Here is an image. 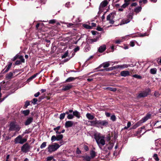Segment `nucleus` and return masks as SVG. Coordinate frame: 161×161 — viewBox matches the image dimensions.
Wrapping results in <instances>:
<instances>
[{
	"label": "nucleus",
	"instance_id": "55",
	"mask_svg": "<svg viewBox=\"0 0 161 161\" xmlns=\"http://www.w3.org/2000/svg\"><path fill=\"white\" fill-rule=\"evenodd\" d=\"M21 63H22L19 60H17L15 63V64L18 65L21 64Z\"/></svg>",
	"mask_w": 161,
	"mask_h": 161
},
{
	"label": "nucleus",
	"instance_id": "40",
	"mask_svg": "<svg viewBox=\"0 0 161 161\" xmlns=\"http://www.w3.org/2000/svg\"><path fill=\"white\" fill-rule=\"evenodd\" d=\"M1 86H0V102H2L8 96V95H7L6 96L4 97L3 99H1V97L2 96V94L1 93Z\"/></svg>",
	"mask_w": 161,
	"mask_h": 161
},
{
	"label": "nucleus",
	"instance_id": "27",
	"mask_svg": "<svg viewBox=\"0 0 161 161\" xmlns=\"http://www.w3.org/2000/svg\"><path fill=\"white\" fill-rule=\"evenodd\" d=\"M114 146V144L113 143L109 142V144L107 145V148L109 150L111 149Z\"/></svg>",
	"mask_w": 161,
	"mask_h": 161
},
{
	"label": "nucleus",
	"instance_id": "51",
	"mask_svg": "<svg viewBox=\"0 0 161 161\" xmlns=\"http://www.w3.org/2000/svg\"><path fill=\"white\" fill-rule=\"evenodd\" d=\"M133 76L134 77H135V78H136L138 79H140L142 78V77L141 76H140L139 75H133Z\"/></svg>",
	"mask_w": 161,
	"mask_h": 161
},
{
	"label": "nucleus",
	"instance_id": "2",
	"mask_svg": "<svg viewBox=\"0 0 161 161\" xmlns=\"http://www.w3.org/2000/svg\"><path fill=\"white\" fill-rule=\"evenodd\" d=\"M60 146L57 143H54L52 144L49 145L47 149L49 153H52L56 151Z\"/></svg>",
	"mask_w": 161,
	"mask_h": 161
},
{
	"label": "nucleus",
	"instance_id": "24",
	"mask_svg": "<svg viewBox=\"0 0 161 161\" xmlns=\"http://www.w3.org/2000/svg\"><path fill=\"white\" fill-rule=\"evenodd\" d=\"M57 138V141H59L62 140L63 137V136L62 134H59L58 135H57L56 136Z\"/></svg>",
	"mask_w": 161,
	"mask_h": 161
},
{
	"label": "nucleus",
	"instance_id": "4",
	"mask_svg": "<svg viewBox=\"0 0 161 161\" xmlns=\"http://www.w3.org/2000/svg\"><path fill=\"white\" fill-rule=\"evenodd\" d=\"M114 14L110 13L107 16V20L109 21V23L113 24L114 22Z\"/></svg>",
	"mask_w": 161,
	"mask_h": 161
},
{
	"label": "nucleus",
	"instance_id": "34",
	"mask_svg": "<svg viewBox=\"0 0 161 161\" xmlns=\"http://www.w3.org/2000/svg\"><path fill=\"white\" fill-rule=\"evenodd\" d=\"M18 58H19L20 59L19 60L21 62H25V59L24 58L23 56L19 55Z\"/></svg>",
	"mask_w": 161,
	"mask_h": 161
},
{
	"label": "nucleus",
	"instance_id": "64",
	"mask_svg": "<svg viewBox=\"0 0 161 161\" xmlns=\"http://www.w3.org/2000/svg\"><path fill=\"white\" fill-rule=\"evenodd\" d=\"M30 103L29 101H26L25 104V106L27 107L28 106L30 105Z\"/></svg>",
	"mask_w": 161,
	"mask_h": 161
},
{
	"label": "nucleus",
	"instance_id": "11",
	"mask_svg": "<svg viewBox=\"0 0 161 161\" xmlns=\"http://www.w3.org/2000/svg\"><path fill=\"white\" fill-rule=\"evenodd\" d=\"M66 114H68L67 118L68 119H72L74 118V115L73 114V110L69 109L68 111L66 112Z\"/></svg>",
	"mask_w": 161,
	"mask_h": 161
},
{
	"label": "nucleus",
	"instance_id": "61",
	"mask_svg": "<svg viewBox=\"0 0 161 161\" xmlns=\"http://www.w3.org/2000/svg\"><path fill=\"white\" fill-rule=\"evenodd\" d=\"M60 128V126H57V127H56V128H54V129H53V130H54V131H56V130H58Z\"/></svg>",
	"mask_w": 161,
	"mask_h": 161
},
{
	"label": "nucleus",
	"instance_id": "1",
	"mask_svg": "<svg viewBox=\"0 0 161 161\" xmlns=\"http://www.w3.org/2000/svg\"><path fill=\"white\" fill-rule=\"evenodd\" d=\"M94 136L98 146L100 149H102V146L105 144V141L104 139V136H102L101 134L99 133H95Z\"/></svg>",
	"mask_w": 161,
	"mask_h": 161
},
{
	"label": "nucleus",
	"instance_id": "63",
	"mask_svg": "<svg viewBox=\"0 0 161 161\" xmlns=\"http://www.w3.org/2000/svg\"><path fill=\"white\" fill-rule=\"evenodd\" d=\"M138 126V125H137V123H136L132 127V129H135Z\"/></svg>",
	"mask_w": 161,
	"mask_h": 161
},
{
	"label": "nucleus",
	"instance_id": "13",
	"mask_svg": "<svg viewBox=\"0 0 161 161\" xmlns=\"http://www.w3.org/2000/svg\"><path fill=\"white\" fill-rule=\"evenodd\" d=\"M73 124V122L71 121H67L65 123V127L66 128H69L71 127Z\"/></svg>",
	"mask_w": 161,
	"mask_h": 161
},
{
	"label": "nucleus",
	"instance_id": "21",
	"mask_svg": "<svg viewBox=\"0 0 161 161\" xmlns=\"http://www.w3.org/2000/svg\"><path fill=\"white\" fill-rule=\"evenodd\" d=\"M129 66H130V65L129 64H124L120 65H118L117 68L123 69L124 68H128Z\"/></svg>",
	"mask_w": 161,
	"mask_h": 161
},
{
	"label": "nucleus",
	"instance_id": "58",
	"mask_svg": "<svg viewBox=\"0 0 161 161\" xmlns=\"http://www.w3.org/2000/svg\"><path fill=\"white\" fill-rule=\"evenodd\" d=\"M154 95L155 97H158L159 95V92H155L154 93Z\"/></svg>",
	"mask_w": 161,
	"mask_h": 161
},
{
	"label": "nucleus",
	"instance_id": "54",
	"mask_svg": "<svg viewBox=\"0 0 161 161\" xmlns=\"http://www.w3.org/2000/svg\"><path fill=\"white\" fill-rule=\"evenodd\" d=\"M130 45L132 47H133L135 46V42L133 41H131L130 42Z\"/></svg>",
	"mask_w": 161,
	"mask_h": 161
},
{
	"label": "nucleus",
	"instance_id": "26",
	"mask_svg": "<svg viewBox=\"0 0 161 161\" xmlns=\"http://www.w3.org/2000/svg\"><path fill=\"white\" fill-rule=\"evenodd\" d=\"M90 154L91 156H90L91 157V158H93L96 156V153L93 150L91 151L90 152Z\"/></svg>",
	"mask_w": 161,
	"mask_h": 161
},
{
	"label": "nucleus",
	"instance_id": "3",
	"mask_svg": "<svg viewBox=\"0 0 161 161\" xmlns=\"http://www.w3.org/2000/svg\"><path fill=\"white\" fill-rule=\"evenodd\" d=\"M9 127L8 130L9 131L15 130L16 131H18L20 129L19 126L14 122H11L9 125Z\"/></svg>",
	"mask_w": 161,
	"mask_h": 161
},
{
	"label": "nucleus",
	"instance_id": "59",
	"mask_svg": "<svg viewBox=\"0 0 161 161\" xmlns=\"http://www.w3.org/2000/svg\"><path fill=\"white\" fill-rule=\"evenodd\" d=\"M76 153L78 154H79L81 153V151L79 149V148H77L76 149Z\"/></svg>",
	"mask_w": 161,
	"mask_h": 161
},
{
	"label": "nucleus",
	"instance_id": "16",
	"mask_svg": "<svg viewBox=\"0 0 161 161\" xmlns=\"http://www.w3.org/2000/svg\"><path fill=\"white\" fill-rule=\"evenodd\" d=\"M72 86V85L70 84H69L67 85L64 86L63 87L62 90L66 91L69 90L70 89Z\"/></svg>",
	"mask_w": 161,
	"mask_h": 161
},
{
	"label": "nucleus",
	"instance_id": "35",
	"mask_svg": "<svg viewBox=\"0 0 161 161\" xmlns=\"http://www.w3.org/2000/svg\"><path fill=\"white\" fill-rule=\"evenodd\" d=\"M12 63H10L7 66H6V69L5 70V71H4L5 72H7L11 68V67L12 66Z\"/></svg>",
	"mask_w": 161,
	"mask_h": 161
},
{
	"label": "nucleus",
	"instance_id": "37",
	"mask_svg": "<svg viewBox=\"0 0 161 161\" xmlns=\"http://www.w3.org/2000/svg\"><path fill=\"white\" fill-rule=\"evenodd\" d=\"M65 114H66V112L60 114L59 116V119H63L65 116Z\"/></svg>",
	"mask_w": 161,
	"mask_h": 161
},
{
	"label": "nucleus",
	"instance_id": "62",
	"mask_svg": "<svg viewBox=\"0 0 161 161\" xmlns=\"http://www.w3.org/2000/svg\"><path fill=\"white\" fill-rule=\"evenodd\" d=\"M138 126V125H137V123H136L132 127V129H135Z\"/></svg>",
	"mask_w": 161,
	"mask_h": 161
},
{
	"label": "nucleus",
	"instance_id": "31",
	"mask_svg": "<svg viewBox=\"0 0 161 161\" xmlns=\"http://www.w3.org/2000/svg\"><path fill=\"white\" fill-rule=\"evenodd\" d=\"M13 75V73L12 72H9L7 74L6 76V78L8 79H11Z\"/></svg>",
	"mask_w": 161,
	"mask_h": 161
},
{
	"label": "nucleus",
	"instance_id": "14",
	"mask_svg": "<svg viewBox=\"0 0 161 161\" xmlns=\"http://www.w3.org/2000/svg\"><path fill=\"white\" fill-rule=\"evenodd\" d=\"M120 75L122 76L125 77L130 75V73L128 71H123L120 72Z\"/></svg>",
	"mask_w": 161,
	"mask_h": 161
},
{
	"label": "nucleus",
	"instance_id": "39",
	"mask_svg": "<svg viewBox=\"0 0 161 161\" xmlns=\"http://www.w3.org/2000/svg\"><path fill=\"white\" fill-rule=\"evenodd\" d=\"M106 89L113 92H115L116 90V88L113 87H108Z\"/></svg>",
	"mask_w": 161,
	"mask_h": 161
},
{
	"label": "nucleus",
	"instance_id": "41",
	"mask_svg": "<svg viewBox=\"0 0 161 161\" xmlns=\"http://www.w3.org/2000/svg\"><path fill=\"white\" fill-rule=\"evenodd\" d=\"M39 74V73H36L35 74H34V75H33L31 76V77H30L28 80H32V79L34 78H35L36 76Z\"/></svg>",
	"mask_w": 161,
	"mask_h": 161
},
{
	"label": "nucleus",
	"instance_id": "8",
	"mask_svg": "<svg viewBox=\"0 0 161 161\" xmlns=\"http://www.w3.org/2000/svg\"><path fill=\"white\" fill-rule=\"evenodd\" d=\"M147 90L148 92L147 91H143L140 93L137 96V97L138 98H140L146 97L147 95H148V92H149L151 91L150 89H148Z\"/></svg>",
	"mask_w": 161,
	"mask_h": 161
},
{
	"label": "nucleus",
	"instance_id": "57",
	"mask_svg": "<svg viewBox=\"0 0 161 161\" xmlns=\"http://www.w3.org/2000/svg\"><path fill=\"white\" fill-rule=\"evenodd\" d=\"M80 49V47L78 46H77L76 47L74 48V52H76L77 51H79Z\"/></svg>",
	"mask_w": 161,
	"mask_h": 161
},
{
	"label": "nucleus",
	"instance_id": "42",
	"mask_svg": "<svg viewBox=\"0 0 161 161\" xmlns=\"http://www.w3.org/2000/svg\"><path fill=\"white\" fill-rule=\"evenodd\" d=\"M131 125V122H128L127 124V126L125 127L123 129H128L130 127Z\"/></svg>",
	"mask_w": 161,
	"mask_h": 161
},
{
	"label": "nucleus",
	"instance_id": "32",
	"mask_svg": "<svg viewBox=\"0 0 161 161\" xmlns=\"http://www.w3.org/2000/svg\"><path fill=\"white\" fill-rule=\"evenodd\" d=\"M157 70V69L156 68H154L151 69L150 71L151 74H155L156 73Z\"/></svg>",
	"mask_w": 161,
	"mask_h": 161
},
{
	"label": "nucleus",
	"instance_id": "20",
	"mask_svg": "<svg viewBox=\"0 0 161 161\" xmlns=\"http://www.w3.org/2000/svg\"><path fill=\"white\" fill-rule=\"evenodd\" d=\"M74 116H76L77 118H79L80 117V113L77 111H73Z\"/></svg>",
	"mask_w": 161,
	"mask_h": 161
},
{
	"label": "nucleus",
	"instance_id": "22",
	"mask_svg": "<svg viewBox=\"0 0 161 161\" xmlns=\"http://www.w3.org/2000/svg\"><path fill=\"white\" fill-rule=\"evenodd\" d=\"M154 125L158 126L157 127V128H161V120L157 121L154 124Z\"/></svg>",
	"mask_w": 161,
	"mask_h": 161
},
{
	"label": "nucleus",
	"instance_id": "12",
	"mask_svg": "<svg viewBox=\"0 0 161 161\" xmlns=\"http://www.w3.org/2000/svg\"><path fill=\"white\" fill-rule=\"evenodd\" d=\"M33 121V118L32 117L28 118L25 122V125H27L31 123Z\"/></svg>",
	"mask_w": 161,
	"mask_h": 161
},
{
	"label": "nucleus",
	"instance_id": "46",
	"mask_svg": "<svg viewBox=\"0 0 161 161\" xmlns=\"http://www.w3.org/2000/svg\"><path fill=\"white\" fill-rule=\"evenodd\" d=\"M83 26L84 27L87 29H90L92 28V26L86 24L84 25Z\"/></svg>",
	"mask_w": 161,
	"mask_h": 161
},
{
	"label": "nucleus",
	"instance_id": "49",
	"mask_svg": "<svg viewBox=\"0 0 161 161\" xmlns=\"http://www.w3.org/2000/svg\"><path fill=\"white\" fill-rule=\"evenodd\" d=\"M68 56V52H66L62 56V58H64L67 57Z\"/></svg>",
	"mask_w": 161,
	"mask_h": 161
},
{
	"label": "nucleus",
	"instance_id": "29",
	"mask_svg": "<svg viewBox=\"0 0 161 161\" xmlns=\"http://www.w3.org/2000/svg\"><path fill=\"white\" fill-rule=\"evenodd\" d=\"M30 113L29 110L27 109L22 111V113L25 116H27Z\"/></svg>",
	"mask_w": 161,
	"mask_h": 161
},
{
	"label": "nucleus",
	"instance_id": "50",
	"mask_svg": "<svg viewBox=\"0 0 161 161\" xmlns=\"http://www.w3.org/2000/svg\"><path fill=\"white\" fill-rule=\"evenodd\" d=\"M53 156H48L47 158V161H50L53 159Z\"/></svg>",
	"mask_w": 161,
	"mask_h": 161
},
{
	"label": "nucleus",
	"instance_id": "28",
	"mask_svg": "<svg viewBox=\"0 0 161 161\" xmlns=\"http://www.w3.org/2000/svg\"><path fill=\"white\" fill-rule=\"evenodd\" d=\"M142 9V8L141 7L139 6L136 8L134 10V11L136 13H138L140 12Z\"/></svg>",
	"mask_w": 161,
	"mask_h": 161
},
{
	"label": "nucleus",
	"instance_id": "7",
	"mask_svg": "<svg viewBox=\"0 0 161 161\" xmlns=\"http://www.w3.org/2000/svg\"><path fill=\"white\" fill-rule=\"evenodd\" d=\"M94 120L92 121H89L88 123H89V125L91 126H95L98 127V125L99 120H97V118H95Z\"/></svg>",
	"mask_w": 161,
	"mask_h": 161
},
{
	"label": "nucleus",
	"instance_id": "56",
	"mask_svg": "<svg viewBox=\"0 0 161 161\" xmlns=\"http://www.w3.org/2000/svg\"><path fill=\"white\" fill-rule=\"evenodd\" d=\"M19 55H16L12 59V60L13 61H14L17 58H18Z\"/></svg>",
	"mask_w": 161,
	"mask_h": 161
},
{
	"label": "nucleus",
	"instance_id": "23",
	"mask_svg": "<svg viewBox=\"0 0 161 161\" xmlns=\"http://www.w3.org/2000/svg\"><path fill=\"white\" fill-rule=\"evenodd\" d=\"M83 160L84 161H90L91 159V157L89 156H83Z\"/></svg>",
	"mask_w": 161,
	"mask_h": 161
},
{
	"label": "nucleus",
	"instance_id": "48",
	"mask_svg": "<svg viewBox=\"0 0 161 161\" xmlns=\"http://www.w3.org/2000/svg\"><path fill=\"white\" fill-rule=\"evenodd\" d=\"M37 101V99L36 98H34L33 99L32 101V103L34 105H35L36 104V102Z\"/></svg>",
	"mask_w": 161,
	"mask_h": 161
},
{
	"label": "nucleus",
	"instance_id": "6",
	"mask_svg": "<svg viewBox=\"0 0 161 161\" xmlns=\"http://www.w3.org/2000/svg\"><path fill=\"white\" fill-rule=\"evenodd\" d=\"M108 4V2L106 0H104L101 3L100 6L99 7V11L98 13V14L103 12V8L106 6Z\"/></svg>",
	"mask_w": 161,
	"mask_h": 161
},
{
	"label": "nucleus",
	"instance_id": "19",
	"mask_svg": "<svg viewBox=\"0 0 161 161\" xmlns=\"http://www.w3.org/2000/svg\"><path fill=\"white\" fill-rule=\"evenodd\" d=\"M22 137L19 135L17 136L14 140V142L15 143H20Z\"/></svg>",
	"mask_w": 161,
	"mask_h": 161
},
{
	"label": "nucleus",
	"instance_id": "60",
	"mask_svg": "<svg viewBox=\"0 0 161 161\" xmlns=\"http://www.w3.org/2000/svg\"><path fill=\"white\" fill-rule=\"evenodd\" d=\"M123 42V41L122 40H118L115 41V42L116 43L119 44L121 42Z\"/></svg>",
	"mask_w": 161,
	"mask_h": 161
},
{
	"label": "nucleus",
	"instance_id": "36",
	"mask_svg": "<svg viewBox=\"0 0 161 161\" xmlns=\"http://www.w3.org/2000/svg\"><path fill=\"white\" fill-rule=\"evenodd\" d=\"M47 145V142H43L42 144L40 146V148L41 149H43L45 148Z\"/></svg>",
	"mask_w": 161,
	"mask_h": 161
},
{
	"label": "nucleus",
	"instance_id": "30",
	"mask_svg": "<svg viewBox=\"0 0 161 161\" xmlns=\"http://www.w3.org/2000/svg\"><path fill=\"white\" fill-rule=\"evenodd\" d=\"M76 78H75L73 77H69L67 78L65 81L66 82H70L71 81H73Z\"/></svg>",
	"mask_w": 161,
	"mask_h": 161
},
{
	"label": "nucleus",
	"instance_id": "17",
	"mask_svg": "<svg viewBox=\"0 0 161 161\" xmlns=\"http://www.w3.org/2000/svg\"><path fill=\"white\" fill-rule=\"evenodd\" d=\"M86 116L87 118L89 120H93L95 118V117L91 114L87 113L86 115Z\"/></svg>",
	"mask_w": 161,
	"mask_h": 161
},
{
	"label": "nucleus",
	"instance_id": "45",
	"mask_svg": "<svg viewBox=\"0 0 161 161\" xmlns=\"http://www.w3.org/2000/svg\"><path fill=\"white\" fill-rule=\"evenodd\" d=\"M56 22V19H51L49 21V23L50 24H53L55 23Z\"/></svg>",
	"mask_w": 161,
	"mask_h": 161
},
{
	"label": "nucleus",
	"instance_id": "52",
	"mask_svg": "<svg viewBox=\"0 0 161 161\" xmlns=\"http://www.w3.org/2000/svg\"><path fill=\"white\" fill-rule=\"evenodd\" d=\"M145 127L144 126H143L142 127H141L139 129V130L138 131V133L139 134H141L142 133V130L143 129H145Z\"/></svg>",
	"mask_w": 161,
	"mask_h": 161
},
{
	"label": "nucleus",
	"instance_id": "18",
	"mask_svg": "<svg viewBox=\"0 0 161 161\" xmlns=\"http://www.w3.org/2000/svg\"><path fill=\"white\" fill-rule=\"evenodd\" d=\"M106 49V45H103L99 47L98 51L99 52L102 53Z\"/></svg>",
	"mask_w": 161,
	"mask_h": 161
},
{
	"label": "nucleus",
	"instance_id": "43",
	"mask_svg": "<svg viewBox=\"0 0 161 161\" xmlns=\"http://www.w3.org/2000/svg\"><path fill=\"white\" fill-rule=\"evenodd\" d=\"M51 141L52 142H53L55 141H57V138L56 136L54 135L53 136L51 137Z\"/></svg>",
	"mask_w": 161,
	"mask_h": 161
},
{
	"label": "nucleus",
	"instance_id": "10",
	"mask_svg": "<svg viewBox=\"0 0 161 161\" xmlns=\"http://www.w3.org/2000/svg\"><path fill=\"white\" fill-rule=\"evenodd\" d=\"M30 149V147L28 144H25L24 145L21 147V150L24 153H26L28 152Z\"/></svg>",
	"mask_w": 161,
	"mask_h": 161
},
{
	"label": "nucleus",
	"instance_id": "44",
	"mask_svg": "<svg viewBox=\"0 0 161 161\" xmlns=\"http://www.w3.org/2000/svg\"><path fill=\"white\" fill-rule=\"evenodd\" d=\"M110 119L113 121H114L116 120V117L114 115H113L111 116Z\"/></svg>",
	"mask_w": 161,
	"mask_h": 161
},
{
	"label": "nucleus",
	"instance_id": "9",
	"mask_svg": "<svg viewBox=\"0 0 161 161\" xmlns=\"http://www.w3.org/2000/svg\"><path fill=\"white\" fill-rule=\"evenodd\" d=\"M125 3L121 6V8L118 9L119 11H123V9L127 7L130 4V1L128 0H124Z\"/></svg>",
	"mask_w": 161,
	"mask_h": 161
},
{
	"label": "nucleus",
	"instance_id": "5",
	"mask_svg": "<svg viewBox=\"0 0 161 161\" xmlns=\"http://www.w3.org/2000/svg\"><path fill=\"white\" fill-rule=\"evenodd\" d=\"M108 124V122L106 120H99L98 127L102 128V126L107 127Z\"/></svg>",
	"mask_w": 161,
	"mask_h": 161
},
{
	"label": "nucleus",
	"instance_id": "15",
	"mask_svg": "<svg viewBox=\"0 0 161 161\" xmlns=\"http://www.w3.org/2000/svg\"><path fill=\"white\" fill-rule=\"evenodd\" d=\"M151 117V114H147L143 118L142 120L143 123L145 122L146 121L150 118Z\"/></svg>",
	"mask_w": 161,
	"mask_h": 161
},
{
	"label": "nucleus",
	"instance_id": "53",
	"mask_svg": "<svg viewBox=\"0 0 161 161\" xmlns=\"http://www.w3.org/2000/svg\"><path fill=\"white\" fill-rule=\"evenodd\" d=\"M143 123V122L142 119L140 120V121H139L137 122L136 123L137 125H138L139 126H140V125H141Z\"/></svg>",
	"mask_w": 161,
	"mask_h": 161
},
{
	"label": "nucleus",
	"instance_id": "47",
	"mask_svg": "<svg viewBox=\"0 0 161 161\" xmlns=\"http://www.w3.org/2000/svg\"><path fill=\"white\" fill-rule=\"evenodd\" d=\"M26 139L25 138H22L20 142V144H22L24 142H25L26 141Z\"/></svg>",
	"mask_w": 161,
	"mask_h": 161
},
{
	"label": "nucleus",
	"instance_id": "33",
	"mask_svg": "<svg viewBox=\"0 0 161 161\" xmlns=\"http://www.w3.org/2000/svg\"><path fill=\"white\" fill-rule=\"evenodd\" d=\"M130 20L129 19H123L122 21V24H127L130 22Z\"/></svg>",
	"mask_w": 161,
	"mask_h": 161
},
{
	"label": "nucleus",
	"instance_id": "38",
	"mask_svg": "<svg viewBox=\"0 0 161 161\" xmlns=\"http://www.w3.org/2000/svg\"><path fill=\"white\" fill-rule=\"evenodd\" d=\"M154 159L156 161H158L159 160V158L158 157V155L157 154H154L153 156Z\"/></svg>",
	"mask_w": 161,
	"mask_h": 161
},
{
	"label": "nucleus",
	"instance_id": "25",
	"mask_svg": "<svg viewBox=\"0 0 161 161\" xmlns=\"http://www.w3.org/2000/svg\"><path fill=\"white\" fill-rule=\"evenodd\" d=\"M102 65L103 68H106L109 66L110 64L109 63V62H106L103 63Z\"/></svg>",
	"mask_w": 161,
	"mask_h": 161
}]
</instances>
